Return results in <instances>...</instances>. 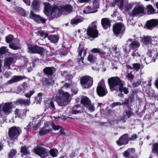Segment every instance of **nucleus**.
<instances>
[{"label": "nucleus", "mask_w": 158, "mask_h": 158, "mask_svg": "<svg viewBox=\"0 0 158 158\" xmlns=\"http://www.w3.org/2000/svg\"><path fill=\"white\" fill-rule=\"evenodd\" d=\"M77 84L74 82L70 83H66L62 86L61 89L58 90V94L54 97L58 105L60 106H63L67 105L70 102L69 98V95L67 92H64V90L69 88L71 89L76 87Z\"/></svg>", "instance_id": "obj_1"}, {"label": "nucleus", "mask_w": 158, "mask_h": 158, "mask_svg": "<svg viewBox=\"0 0 158 158\" xmlns=\"http://www.w3.org/2000/svg\"><path fill=\"white\" fill-rule=\"evenodd\" d=\"M72 10V7L69 5H67L65 6H55L53 7L50 14H51L52 17L53 18L57 17L61 14H68Z\"/></svg>", "instance_id": "obj_2"}, {"label": "nucleus", "mask_w": 158, "mask_h": 158, "mask_svg": "<svg viewBox=\"0 0 158 158\" xmlns=\"http://www.w3.org/2000/svg\"><path fill=\"white\" fill-rule=\"evenodd\" d=\"M108 82L110 89L111 91L113 90L118 91V88L124 82L121 80L117 77H112L108 79Z\"/></svg>", "instance_id": "obj_3"}, {"label": "nucleus", "mask_w": 158, "mask_h": 158, "mask_svg": "<svg viewBox=\"0 0 158 158\" xmlns=\"http://www.w3.org/2000/svg\"><path fill=\"white\" fill-rule=\"evenodd\" d=\"M13 106V103L11 102L2 103L0 104V116H2L3 114L6 115L9 114L11 112Z\"/></svg>", "instance_id": "obj_4"}, {"label": "nucleus", "mask_w": 158, "mask_h": 158, "mask_svg": "<svg viewBox=\"0 0 158 158\" xmlns=\"http://www.w3.org/2000/svg\"><path fill=\"white\" fill-rule=\"evenodd\" d=\"M96 23V21L94 22L89 26L87 31V34L89 36L88 37V39L90 37L93 38L98 37V32L97 30Z\"/></svg>", "instance_id": "obj_5"}, {"label": "nucleus", "mask_w": 158, "mask_h": 158, "mask_svg": "<svg viewBox=\"0 0 158 158\" xmlns=\"http://www.w3.org/2000/svg\"><path fill=\"white\" fill-rule=\"evenodd\" d=\"M80 82L83 88H88L92 85L93 79L92 78L89 76H83L80 79Z\"/></svg>", "instance_id": "obj_6"}, {"label": "nucleus", "mask_w": 158, "mask_h": 158, "mask_svg": "<svg viewBox=\"0 0 158 158\" xmlns=\"http://www.w3.org/2000/svg\"><path fill=\"white\" fill-rule=\"evenodd\" d=\"M21 133V130L18 127H13L10 128L8 134L11 140H15L17 139V137Z\"/></svg>", "instance_id": "obj_7"}, {"label": "nucleus", "mask_w": 158, "mask_h": 158, "mask_svg": "<svg viewBox=\"0 0 158 158\" xmlns=\"http://www.w3.org/2000/svg\"><path fill=\"white\" fill-rule=\"evenodd\" d=\"M97 92L98 95L100 97L105 96L108 93L104 81L102 80L98 84L97 88Z\"/></svg>", "instance_id": "obj_8"}, {"label": "nucleus", "mask_w": 158, "mask_h": 158, "mask_svg": "<svg viewBox=\"0 0 158 158\" xmlns=\"http://www.w3.org/2000/svg\"><path fill=\"white\" fill-rule=\"evenodd\" d=\"M113 31L115 35L122 33L125 30L124 26L121 23H117L113 27Z\"/></svg>", "instance_id": "obj_9"}, {"label": "nucleus", "mask_w": 158, "mask_h": 158, "mask_svg": "<svg viewBox=\"0 0 158 158\" xmlns=\"http://www.w3.org/2000/svg\"><path fill=\"white\" fill-rule=\"evenodd\" d=\"M144 12V8L142 6H137L135 7L131 12H129V14L130 16H133L137 15L143 13Z\"/></svg>", "instance_id": "obj_10"}, {"label": "nucleus", "mask_w": 158, "mask_h": 158, "mask_svg": "<svg viewBox=\"0 0 158 158\" xmlns=\"http://www.w3.org/2000/svg\"><path fill=\"white\" fill-rule=\"evenodd\" d=\"M128 141V135L127 134H125L123 135L119 138L118 140L116 141V143L118 145L121 146L127 144Z\"/></svg>", "instance_id": "obj_11"}, {"label": "nucleus", "mask_w": 158, "mask_h": 158, "mask_svg": "<svg viewBox=\"0 0 158 158\" xmlns=\"http://www.w3.org/2000/svg\"><path fill=\"white\" fill-rule=\"evenodd\" d=\"M30 17L38 23H40L41 22L44 23H45L46 21L45 19L43 18L39 15H35L32 11H31Z\"/></svg>", "instance_id": "obj_12"}, {"label": "nucleus", "mask_w": 158, "mask_h": 158, "mask_svg": "<svg viewBox=\"0 0 158 158\" xmlns=\"http://www.w3.org/2000/svg\"><path fill=\"white\" fill-rule=\"evenodd\" d=\"M26 78L25 76H13L11 79L8 81L6 84H11L13 83L17 82Z\"/></svg>", "instance_id": "obj_13"}, {"label": "nucleus", "mask_w": 158, "mask_h": 158, "mask_svg": "<svg viewBox=\"0 0 158 158\" xmlns=\"http://www.w3.org/2000/svg\"><path fill=\"white\" fill-rule=\"evenodd\" d=\"M34 152L42 158H44L47 155L45 149L43 148H38L35 149Z\"/></svg>", "instance_id": "obj_14"}, {"label": "nucleus", "mask_w": 158, "mask_h": 158, "mask_svg": "<svg viewBox=\"0 0 158 158\" xmlns=\"http://www.w3.org/2000/svg\"><path fill=\"white\" fill-rule=\"evenodd\" d=\"M14 58L11 57L5 59L3 67L4 70L6 69L8 70L10 69V65L14 62Z\"/></svg>", "instance_id": "obj_15"}, {"label": "nucleus", "mask_w": 158, "mask_h": 158, "mask_svg": "<svg viewBox=\"0 0 158 158\" xmlns=\"http://www.w3.org/2000/svg\"><path fill=\"white\" fill-rule=\"evenodd\" d=\"M78 56H80L81 58H84V57L86 55L87 52L85 50L84 48V46L82 43H80L79 48L78 49Z\"/></svg>", "instance_id": "obj_16"}, {"label": "nucleus", "mask_w": 158, "mask_h": 158, "mask_svg": "<svg viewBox=\"0 0 158 158\" xmlns=\"http://www.w3.org/2000/svg\"><path fill=\"white\" fill-rule=\"evenodd\" d=\"M158 25V20L156 19H152L148 21L146 24V27L148 29H151Z\"/></svg>", "instance_id": "obj_17"}, {"label": "nucleus", "mask_w": 158, "mask_h": 158, "mask_svg": "<svg viewBox=\"0 0 158 158\" xmlns=\"http://www.w3.org/2000/svg\"><path fill=\"white\" fill-rule=\"evenodd\" d=\"M56 70V69L53 67H46L43 70L44 73L47 76L52 75Z\"/></svg>", "instance_id": "obj_18"}, {"label": "nucleus", "mask_w": 158, "mask_h": 158, "mask_svg": "<svg viewBox=\"0 0 158 158\" xmlns=\"http://www.w3.org/2000/svg\"><path fill=\"white\" fill-rule=\"evenodd\" d=\"M101 24L105 29L110 28V23L109 20L107 18H104L102 19Z\"/></svg>", "instance_id": "obj_19"}, {"label": "nucleus", "mask_w": 158, "mask_h": 158, "mask_svg": "<svg viewBox=\"0 0 158 158\" xmlns=\"http://www.w3.org/2000/svg\"><path fill=\"white\" fill-rule=\"evenodd\" d=\"M15 114L16 117L22 118L26 114V110L16 109L15 111Z\"/></svg>", "instance_id": "obj_20"}, {"label": "nucleus", "mask_w": 158, "mask_h": 158, "mask_svg": "<svg viewBox=\"0 0 158 158\" xmlns=\"http://www.w3.org/2000/svg\"><path fill=\"white\" fill-rule=\"evenodd\" d=\"M19 40L18 39L14 40V42L9 44V47L13 50H17L20 48Z\"/></svg>", "instance_id": "obj_21"}, {"label": "nucleus", "mask_w": 158, "mask_h": 158, "mask_svg": "<svg viewBox=\"0 0 158 158\" xmlns=\"http://www.w3.org/2000/svg\"><path fill=\"white\" fill-rule=\"evenodd\" d=\"M148 56L152 57L153 58V62H154L158 56V53L156 50H149L147 54Z\"/></svg>", "instance_id": "obj_22"}, {"label": "nucleus", "mask_w": 158, "mask_h": 158, "mask_svg": "<svg viewBox=\"0 0 158 158\" xmlns=\"http://www.w3.org/2000/svg\"><path fill=\"white\" fill-rule=\"evenodd\" d=\"M152 40V37L150 36H144L141 39L142 41L144 44L146 45H151Z\"/></svg>", "instance_id": "obj_23"}, {"label": "nucleus", "mask_w": 158, "mask_h": 158, "mask_svg": "<svg viewBox=\"0 0 158 158\" xmlns=\"http://www.w3.org/2000/svg\"><path fill=\"white\" fill-rule=\"evenodd\" d=\"M132 114L131 109L129 108L128 110H126L123 113V115L119 120H124L125 119L129 118Z\"/></svg>", "instance_id": "obj_24"}, {"label": "nucleus", "mask_w": 158, "mask_h": 158, "mask_svg": "<svg viewBox=\"0 0 158 158\" xmlns=\"http://www.w3.org/2000/svg\"><path fill=\"white\" fill-rule=\"evenodd\" d=\"M44 14L47 15H49L51 12V5L48 3H44Z\"/></svg>", "instance_id": "obj_25"}, {"label": "nucleus", "mask_w": 158, "mask_h": 158, "mask_svg": "<svg viewBox=\"0 0 158 158\" xmlns=\"http://www.w3.org/2000/svg\"><path fill=\"white\" fill-rule=\"evenodd\" d=\"M106 47L104 46L102 49H100V48H93L91 50V51L92 52L95 53H98L100 54L105 55H106V52L104 51V50L106 49Z\"/></svg>", "instance_id": "obj_26"}, {"label": "nucleus", "mask_w": 158, "mask_h": 158, "mask_svg": "<svg viewBox=\"0 0 158 158\" xmlns=\"http://www.w3.org/2000/svg\"><path fill=\"white\" fill-rule=\"evenodd\" d=\"M37 46L38 45L33 46L31 44H28V52L30 54L36 53Z\"/></svg>", "instance_id": "obj_27"}, {"label": "nucleus", "mask_w": 158, "mask_h": 158, "mask_svg": "<svg viewBox=\"0 0 158 158\" xmlns=\"http://www.w3.org/2000/svg\"><path fill=\"white\" fill-rule=\"evenodd\" d=\"M52 131V129H46L45 127L41 128L39 132V135L41 136L47 134Z\"/></svg>", "instance_id": "obj_28"}, {"label": "nucleus", "mask_w": 158, "mask_h": 158, "mask_svg": "<svg viewBox=\"0 0 158 158\" xmlns=\"http://www.w3.org/2000/svg\"><path fill=\"white\" fill-rule=\"evenodd\" d=\"M81 102L85 107L91 103L89 99L86 96H83L82 97Z\"/></svg>", "instance_id": "obj_29"}, {"label": "nucleus", "mask_w": 158, "mask_h": 158, "mask_svg": "<svg viewBox=\"0 0 158 158\" xmlns=\"http://www.w3.org/2000/svg\"><path fill=\"white\" fill-rule=\"evenodd\" d=\"M83 20V18L81 17H77L72 19L71 22L72 24L77 25L78 23L82 22Z\"/></svg>", "instance_id": "obj_30"}, {"label": "nucleus", "mask_w": 158, "mask_h": 158, "mask_svg": "<svg viewBox=\"0 0 158 158\" xmlns=\"http://www.w3.org/2000/svg\"><path fill=\"white\" fill-rule=\"evenodd\" d=\"M17 102L19 104L23 105L25 106H29L31 103L30 99L26 100L19 99L17 101Z\"/></svg>", "instance_id": "obj_31"}, {"label": "nucleus", "mask_w": 158, "mask_h": 158, "mask_svg": "<svg viewBox=\"0 0 158 158\" xmlns=\"http://www.w3.org/2000/svg\"><path fill=\"white\" fill-rule=\"evenodd\" d=\"M139 46L140 43L139 42L133 41L129 44V47L130 49L134 50L139 48Z\"/></svg>", "instance_id": "obj_32"}, {"label": "nucleus", "mask_w": 158, "mask_h": 158, "mask_svg": "<svg viewBox=\"0 0 158 158\" xmlns=\"http://www.w3.org/2000/svg\"><path fill=\"white\" fill-rule=\"evenodd\" d=\"M36 51V53L38 54L43 56L45 53L46 50L43 48L37 46Z\"/></svg>", "instance_id": "obj_33"}, {"label": "nucleus", "mask_w": 158, "mask_h": 158, "mask_svg": "<svg viewBox=\"0 0 158 158\" xmlns=\"http://www.w3.org/2000/svg\"><path fill=\"white\" fill-rule=\"evenodd\" d=\"M48 39L51 42L55 43L58 42L59 40V37L56 35H52L48 36Z\"/></svg>", "instance_id": "obj_34"}, {"label": "nucleus", "mask_w": 158, "mask_h": 158, "mask_svg": "<svg viewBox=\"0 0 158 158\" xmlns=\"http://www.w3.org/2000/svg\"><path fill=\"white\" fill-rule=\"evenodd\" d=\"M61 74L62 76L65 77L68 80H69L72 78V76L69 72L64 71L61 72Z\"/></svg>", "instance_id": "obj_35"}, {"label": "nucleus", "mask_w": 158, "mask_h": 158, "mask_svg": "<svg viewBox=\"0 0 158 158\" xmlns=\"http://www.w3.org/2000/svg\"><path fill=\"white\" fill-rule=\"evenodd\" d=\"M15 10L20 15L23 16H26L25 10L22 8L19 7H16L15 8Z\"/></svg>", "instance_id": "obj_36"}, {"label": "nucleus", "mask_w": 158, "mask_h": 158, "mask_svg": "<svg viewBox=\"0 0 158 158\" xmlns=\"http://www.w3.org/2000/svg\"><path fill=\"white\" fill-rule=\"evenodd\" d=\"M97 11V10H94L89 6H87L83 11L84 13L88 14L90 13H93L96 12Z\"/></svg>", "instance_id": "obj_37"}, {"label": "nucleus", "mask_w": 158, "mask_h": 158, "mask_svg": "<svg viewBox=\"0 0 158 158\" xmlns=\"http://www.w3.org/2000/svg\"><path fill=\"white\" fill-rule=\"evenodd\" d=\"M147 8L148 9L147 14H152L156 13L154 9L151 5H147Z\"/></svg>", "instance_id": "obj_38"}, {"label": "nucleus", "mask_w": 158, "mask_h": 158, "mask_svg": "<svg viewBox=\"0 0 158 158\" xmlns=\"http://www.w3.org/2000/svg\"><path fill=\"white\" fill-rule=\"evenodd\" d=\"M124 85V83H123L121 86H120L118 88V90H119L121 93L123 92L125 94H127L129 93L128 88L123 87Z\"/></svg>", "instance_id": "obj_39"}, {"label": "nucleus", "mask_w": 158, "mask_h": 158, "mask_svg": "<svg viewBox=\"0 0 158 158\" xmlns=\"http://www.w3.org/2000/svg\"><path fill=\"white\" fill-rule=\"evenodd\" d=\"M34 9L36 11L38 10L39 7V1L34 0L32 4Z\"/></svg>", "instance_id": "obj_40"}, {"label": "nucleus", "mask_w": 158, "mask_h": 158, "mask_svg": "<svg viewBox=\"0 0 158 158\" xmlns=\"http://www.w3.org/2000/svg\"><path fill=\"white\" fill-rule=\"evenodd\" d=\"M123 0H115L114 3L115 4H117L120 9H122L123 7Z\"/></svg>", "instance_id": "obj_41"}, {"label": "nucleus", "mask_w": 158, "mask_h": 158, "mask_svg": "<svg viewBox=\"0 0 158 158\" xmlns=\"http://www.w3.org/2000/svg\"><path fill=\"white\" fill-rule=\"evenodd\" d=\"M96 57L92 54H89L88 57V60L89 62H95L96 60Z\"/></svg>", "instance_id": "obj_42"}, {"label": "nucleus", "mask_w": 158, "mask_h": 158, "mask_svg": "<svg viewBox=\"0 0 158 158\" xmlns=\"http://www.w3.org/2000/svg\"><path fill=\"white\" fill-rule=\"evenodd\" d=\"M58 151L56 149H52L50 151V153L52 157L56 156L58 153Z\"/></svg>", "instance_id": "obj_43"}, {"label": "nucleus", "mask_w": 158, "mask_h": 158, "mask_svg": "<svg viewBox=\"0 0 158 158\" xmlns=\"http://www.w3.org/2000/svg\"><path fill=\"white\" fill-rule=\"evenodd\" d=\"M152 150L153 153H157L158 155V143L153 144V148Z\"/></svg>", "instance_id": "obj_44"}, {"label": "nucleus", "mask_w": 158, "mask_h": 158, "mask_svg": "<svg viewBox=\"0 0 158 158\" xmlns=\"http://www.w3.org/2000/svg\"><path fill=\"white\" fill-rule=\"evenodd\" d=\"M86 107L87 108L88 110L91 112H94L95 110V107L94 105L89 104V105H87Z\"/></svg>", "instance_id": "obj_45"}, {"label": "nucleus", "mask_w": 158, "mask_h": 158, "mask_svg": "<svg viewBox=\"0 0 158 158\" xmlns=\"http://www.w3.org/2000/svg\"><path fill=\"white\" fill-rule=\"evenodd\" d=\"M133 6V4L132 3H129L127 2V3L125 4V8L126 10H129L131 9Z\"/></svg>", "instance_id": "obj_46"}, {"label": "nucleus", "mask_w": 158, "mask_h": 158, "mask_svg": "<svg viewBox=\"0 0 158 158\" xmlns=\"http://www.w3.org/2000/svg\"><path fill=\"white\" fill-rule=\"evenodd\" d=\"M14 37L13 35H9L6 37V41L7 43H10L13 40H14Z\"/></svg>", "instance_id": "obj_47"}, {"label": "nucleus", "mask_w": 158, "mask_h": 158, "mask_svg": "<svg viewBox=\"0 0 158 158\" xmlns=\"http://www.w3.org/2000/svg\"><path fill=\"white\" fill-rule=\"evenodd\" d=\"M16 153V151L14 149L12 150L9 152V157L10 158H13L15 156Z\"/></svg>", "instance_id": "obj_48"}, {"label": "nucleus", "mask_w": 158, "mask_h": 158, "mask_svg": "<svg viewBox=\"0 0 158 158\" xmlns=\"http://www.w3.org/2000/svg\"><path fill=\"white\" fill-rule=\"evenodd\" d=\"M146 64H149V63L151 62L152 61L153 62V58L152 57H147L145 58L144 60Z\"/></svg>", "instance_id": "obj_49"}, {"label": "nucleus", "mask_w": 158, "mask_h": 158, "mask_svg": "<svg viewBox=\"0 0 158 158\" xmlns=\"http://www.w3.org/2000/svg\"><path fill=\"white\" fill-rule=\"evenodd\" d=\"M21 151L23 154L25 155L29 154V152L28 151L27 148L25 147H21Z\"/></svg>", "instance_id": "obj_50"}, {"label": "nucleus", "mask_w": 158, "mask_h": 158, "mask_svg": "<svg viewBox=\"0 0 158 158\" xmlns=\"http://www.w3.org/2000/svg\"><path fill=\"white\" fill-rule=\"evenodd\" d=\"M72 113L73 114H77L81 113V110H77L75 109V107H73L72 109Z\"/></svg>", "instance_id": "obj_51"}, {"label": "nucleus", "mask_w": 158, "mask_h": 158, "mask_svg": "<svg viewBox=\"0 0 158 158\" xmlns=\"http://www.w3.org/2000/svg\"><path fill=\"white\" fill-rule=\"evenodd\" d=\"M132 65L134 69L136 71H138L140 68V65L139 63H134Z\"/></svg>", "instance_id": "obj_52"}, {"label": "nucleus", "mask_w": 158, "mask_h": 158, "mask_svg": "<svg viewBox=\"0 0 158 158\" xmlns=\"http://www.w3.org/2000/svg\"><path fill=\"white\" fill-rule=\"evenodd\" d=\"M99 0H94L93 4L95 8L97 9L99 7Z\"/></svg>", "instance_id": "obj_53"}, {"label": "nucleus", "mask_w": 158, "mask_h": 158, "mask_svg": "<svg viewBox=\"0 0 158 158\" xmlns=\"http://www.w3.org/2000/svg\"><path fill=\"white\" fill-rule=\"evenodd\" d=\"M51 125L54 130H58L61 128L59 125L56 126L53 123H51Z\"/></svg>", "instance_id": "obj_54"}, {"label": "nucleus", "mask_w": 158, "mask_h": 158, "mask_svg": "<svg viewBox=\"0 0 158 158\" xmlns=\"http://www.w3.org/2000/svg\"><path fill=\"white\" fill-rule=\"evenodd\" d=\"M132 56L134 58H136L140 56L139 54L137 51H135L132 54Z\"/></svg>", "instance_id": "obj_55"}, {"label": "nucleus", "mask_w": 158, "mask_h": 158, "mask_svg": "<svg viewBox=\"0 0 158 158\" xmlns=\"http://www.w3.org/2000/svg\"><path fill=\"white\" fill-rule=\"evenodd\" d=\"M35 93V91L33 90L30 91L29 93H27L25 94V96L30 99V97L34 94Z\"/></svg>", "instance_id": "obj_56"}, {"label": "nucleus", "mask_w": 158, "mask_h": 158, "mask_svg": "<svg viewBox=\"0 0 158 158\" xmlns=\"http://www.w3.org/2000/svg\"><path fill=\"white\" fill-rule=\"evenodd\" d=\"M6 48L5 47H2L0 48V53L2 54H4L6 53L7 50Z\"/></svg>", "instance_id": "obj_57"}, {"label": "nucleus", "mask_w": 158, "mask_h": 158, "mask_svg": "<svg viewBox=\"0 0 158 158\" xmlns=\"http://www.w3.org/2000/svg\"><path fill=\"white\" fill-rule=\"evenodd\" d=\"M121 105V103L119 102H114L110 105V106L113 108L117 106Z\"/></svg>", "instance_id": "obj_58"}, {"label": "nucleus", "mask_w": 158, "mask_h": 158, "mask_svg": "<svg viewBox=\"0 0 158 158\" xmlns=\"http://www.w3.org/2000/svg\"><path fill=\"white\" fill-rule=\"evenodd\" d=\"M50 108L52 110H55V107L53 101H51L50 102Z\"/></svg>", "instance_id": "obj_59"}, {"label": "nucleus", "mask_w": 158, "mask_h": 158, "mask_svg": "<svg viewBox=\"0 0 158 158\" xmlns=\"http://www.w3.org/2000/svg\"><path fill=\"white\" fill-rule=\"evenodd\" d=\"M21 86L25 89H27L29 86L27 83L26 82H24L22 84Z\"/></svg>", "instance_id": "obj_60"}, {"label": "nucleus", "mask_w": 158, "mask_h": 158, "mask_svg": "<svg viewBox=\"0 0 158 158\" xmlns=\"http://www.w3.org/2000/svg\"><path fill=\"white\" fill-rule=\"evenodd\" d=\"M129 104V100L128 99H125L124 101L122 103H121V105H128Z\"/></svg>", "instance_id": "obj_61"}, {"label": "nucleus", "mask_w": 158, "mask_h": 158, "mask_svg": "<svg viewBox=\"0 0 158 158\" xmlns=\"http://www.w3.org/2000/svg\"><path fill=\"white\" fill-rule=\"evenodd\" d=\"M79 60H78V63L81 66H83V65H84L85 64L84 62L83 61L84 58H80H80H79Z\"/></svg>", "instance_id": "obj_62"}, {"label": "nucleus", "mask_w": 158, "mask_h": 158, "mask_svg": "<svg viewBox=\"0 0 158 158\" xmlns=\"http://www.w3.org/2000/svg\"><path fill=\"white\" fill-rule=\"evenodd\" d=\"M40 35L42 37H43L44 38L48 36V34L47 33H44L43 32H40Z\"/></svg>", "instance_id": "obj_63"}, {"label": "nucleus", "mask_w": 158, "mask_h": 158, "mask_svg": "<svg viewBox=\"0 0 158 158\" xmlns=\"http://www.w3.org/2000/svg\"><path fill=\"white\" fill-rule=\"evenodd\" d=\"M130 154V153L129 152V151L127 150L124 152L123 153V156L125 157H128L129 156Z\"/></svg>", "instance_id": "obj_64"}]
</instances>
